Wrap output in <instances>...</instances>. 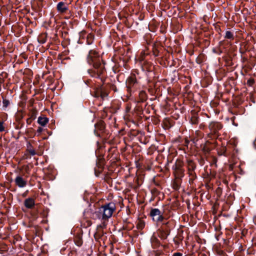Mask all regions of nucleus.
Instances as JSON below:
<instances>
[{
  "instance_id": "6e6552de",
  "label": "nucleus",
  "mask_w": 256,
  "mask_h": 256,
  "mask_svg": "<svg viewBox=\"0 0 256 256\" xmlns=\"http://www.w3.org/2000/svg\"><path fill=\"white\" fill-rule=\"evenodd\" d=\"M15 184L18 188H22L25 187L27 184V180L20 175L16 176L14 180Z\"/></svg>"
},
{
  "instance_id": "9b49d317",
  "label": "nucleus",
  "mask_w": 256,
  "mask_h": 256,
  "mask_svg": "<svg viewBox=\"0 0 256 256\" xmlns=\"http://www.w3.org/2000/svg\"><path fill=\"white\" fill-rule=\"evenodd\" d=\"M142 69L148 72H152L153 70V66L152 63L148 62H144L142 64Z\"/></svg>"
},
{
  "instance_id": "7ed1b4c3",
  "label": "nucleus",
  "mask_w": 256,
  "mask_h": 256,
  "mask_svg": "<svg viewBox=\"0 0 256 256\" xmlns=\"http://www.w3.org/2000/svg\"><path fill=\"white\" fill-rule=\"evenodd\" d=\"M100 80L104 82V78L102 79V80ZM116 86L112 84H106L103 82L102 86L96 88L93 96L96 98L100 97L102 100H104L108 95V89H112L116 90Z\"/></svg>"
},
{
  "instance_id": "7c9ffc66",
  "label": "nucleus",
  "mask_w": 256,
  "mask_h": 256,
  "mask_svg": "<svg viewBox=\"0 0 256 256\" xmlns=\"http://www.w3.org/2000/svg\"><path fill=\"white\" fill-rule=\"evenodd\" d=\"M36 118L35 116H34V114H32L31 117L30 118H31V119H34Z\"/></svg>"
},
{
  "instance_id": "aec40b11",
  "label": "nucleus",
  "mask_w": 256,
  "mask_h": 256,
  "mask_svg": "<svg viewBox=\"0 0 256 256\" xmlns=\"http://www.w3.org/2000/svg\"><path fill=\"white\" fill-rule=\"evenodd\" d=\"M10 104V100L6 98H3L2 100V108L5 110Z\"/></svg>"
},
{
  "instance_id": "a878e982",
  "label": "nucleus",
  "mask_w": 256,
  "mask_h": 256,
  "mask_svg": "<svg viewBox=\"0 0 256 256\" xmlns=\"http://www.w3.org/2000/svg\"><path fill=\"white\" fill-rule=\"evenodd\" d=\"M76 244L78 246H80L82 244L81 240H79L78 241L76 242Z\"/></svg>"
},
{
  "instance_id": "cd10ccee",
  "label": "nucleus",
  "mask_w": 256,
  "mask_h": 256,
  "mask_svg": "<svg viewBox=\"0 0 256 256\" xmlns=\"http://www.w3.org/2000/svg\"><path fill=\"white\" fill-rule=\"evenodd\" d=\"M194 170H190V171H188V174L190 176H194Z\"/></svg>"
},
{
  "instance_id": "4468645a",
  "label": "nucleus",
  "mask_w": 256,
  "mask_h": 256,
  "mask_svg": "<svg viewBox=\"0 0 256 256\" xmlns=\"http://www.w3.org/2000/svg\"><path fill=\"white\" fill-rule=\"evenodd\" d=\"M187 163H188V171L194 170V169L196 168V165L192 160H188Z\"/></svg>"
},
{
  "instance_id": "c756f323",
  "label": "nucleus",
  "mask_w": 256,
  "mask_h": 256,
  "mask_svg": "<svg viewBox=\"0 0 256 256\" xmlns=\"http://www.w3.org/2000/svg\"><path fill=\"white\" fill-rule=\"evenodd\" d=\"M32 122V119H31V118H28V119L26 120V122H27V123H28V124H30V122Z\"/></svg>"
},
{
  "instance_id": "2eb2a0df",
  "label": "nucleus",
  "mask_w": 256,
  "mask_h": 256,
  "mask_svg": "<svg viewBox=\"0 0 256 256\" xmlns=\"http://www.w3.org/2000/svg\"><path fill=\"white\" fill-rule=\"evenodd\" d=\"M145 226V222L142 220H138L136 223V228L138 230H142Z\"/></svg>"
},
{
  "instance_id": "f257e3e1",
  "label": "nucleus",
  "mask_w": 256,
  "mask_h": 256,
  "mask_svg": "<svg viewBox=\"0 0 256 256\" xmlns=\"http://www.w3.org/2000/svg\"><path fill=\"white\" fill-rule=\"evenodd\" d=\"M116 208L114 203L109 202L102 206L92 214L93 219L100 220V223L98 225L96 232L94 234L96 240L102 238L104 234L103 229L106 228L108 220L112 216Z\"/></svg>"
},
{
  "instance_id": "1a4fd4ad",
  "label": "nucleus",
  "mask_w": 256,
  "mask_h": 256,
  "mask_svg": "<svg viewBox=\"0 0 256 256\" xmlns=\"http://www.w3.org/2000/svg\"><path fill=\"white\" fill-rule=\"evenodd\" d=\"M24 206L28 209L32 208L35 205V200L34 198H28L24 200Z\"/></svg>"
},
{
  "instance_id": "72a5a7b5",
  "label": "nucleus",
  "mask_w": 256,
  "mask_h": 256,
  "mask_svg": "<svg viewBox=\"0 0 256 256\" xmlns=\"http://www.w3.org/2000/svg\"><path fill=\"white\" fill-rule=\"evenodd\" d=\"M28 168V166H26V169Z\"/></svg>"
},
{
  "instance_id": "5701e85b",
  "label": "nucleus",
  "mask_w": 256,
  "mask_h": 256,
  "mask_svg": "<svg viewBox=\"0 0 256 256\" xmlns=\"http://www.w3.org/2000/svg\"><path fill=\"white\" fill-rule=\"evenodd\" d=\"M152 242H156L157 244H160V242L158 238L154 236L152 238Z\"/></svg>"
},
{
  "instance_id": "dca6fc26",
  "label": "nucleus",
  "mask_w": 256,
  "mask_h": 256,
  "mask_svg": "<svg viewBox=\"0 0 256 256\" xmlns=\"http://www.w3.org/2000/svg\"><path fill=\"white\" fill-rule=\"evenodd\" d=\"M224 38L226 39H229L230 40H234V32L228 30L226 32V34L224 36Z\"/></svg>"
},
{
  "instance_id": "423d86ee",
  "label": "nucleus",
  "mask_w": 256,
  "mask_h": 256,
  "mask_svg": "<svg viewBox=\"0 0 256 256\" xmlns=\"http://www.w3.org/2000/svg\"><path fill=\"white\" fill-rule=\"evenodd\" d=\"M150 216L152 218V220L156 222H162L164 219L163 213L157 208H152L150 212Z\"/></svg>"
},
{
  "instance_id": "9d476101",
  "label": "nucleus",
  "mask_w": 256,
  "mask_h": 256,
  "mask_svg": "<svg viewBox=\"0 0 256 256\" xmlns=\"http://www.w3.org/2000/svg\"><path fill=\"white\" fill-rule=\"evenodd\" d=\"M56 8L60 13H64L68 10V7L64 2H61L58 4Z\"/></svg>"
},
{
  "instance_id": "b1692460",
  "label": "nucleus",
  "mask_w": 256,
  "mask_h": 256,
  "mask_svg": "<svg viewBox=\"0 0 256 256\" xmlns=\"http://www.w3.org/2000/svg\"><path fill=\"white\" fill-rule=\"evenodd\" d=\"M148 54V52H146V53L145 52H142V53H141V56H140V61L143 60H144V55H146V54Z\"/></svg>"
},
{
  "instance_id": "4be33fe9",
  "label": "nucleus",
  "mask_w": 256,
  "mask_h": 256,
  "mask_svg": "<svg viewBox=\"0 0 256 256\" xmlns=\"http://www.w3.org/2000/svg\"><path fill=\"white\" fill-rule=\"evenodd\" d=\"M254 83V80L253 78H250L247 80V84L249 86H252Z\"/></svg>"
},
{
  "instance_id": "2f4dec72",
  "label": "nucleus",
  "mask_w": 256,
  "mask_h": 256,
  "mask_svg": "<svg viewBox=\"0 0 256 256\" xmlns=\"http://www.w3.org/2000/svg\"><path fill=\"white\" fill-rule=\"evenodd\" d=\"M254 145L255 147L256 148V138L254 141Z\"/></svg>"
},
{
  "instance_id": "ddd939ff",
  "label": "nucleus",
  "mask_w": 256,
  "mask_h": 256,
  "mask_svg": "<svg viewBox=\"0 0 256 256\" xmlns=\"http://www.w3.org/2000/svg\"><path fill=\"white\" fill-rule=\"evenodd\" d=\"M169 234V232L168 230H159L158 231V236L162 239H166L168 237V236Z\"/></svg>"
},
{
  "instance_id": "bb28decb",
  "label": "nucleus",
  "mask_w": 256,
  "mask_h": 256,
  "mask_svg": "<svg viewBox=\"0 0 256 256\" xmlns=\"http://www.w3.org/2000/svg\"><path fill=\"white\" fill-rule=\"evenodd\" d=\"M172 256H182V254L180 252H175L172 254Z\"/></svg>"
},
{
  "instance_id": "473e14b6",
  "label": "nucleus",
  "mask_w": 256,
  "mask_h": 256,
  "mask_svg": "<svg viewBox=\"0 0 256 256\" xmlns=\"http://www.w3.org/2000/svg\"><path fill=\"white\" fill-rule=\"evenodd\" d=\"M222 150L225 152L226 151V148H222Z\"/></svg>"
},
{
  "instance_id": "6ab92c4d",
  "label": "nucleus",
  "mask_w": 256,
  "mask_h": 256,
  "mask_svg": "<svg viewBox=\"0 0 256 256\" xmlns=\"http://www.w3.org/2000/svg\"><path fill=\"white\" fill-rule=\"evenodd\" d=\"M139 96L142 102L146 101L147 99V96L144 91H141L139 94Z\"/></svg>"
},
{
  "instance_id": "0eeeda50",
  "label": "nucleus",
  "mask_w": 256,
  "mask_h": 256,
  "mask_svg": "<svg viewBox=\"0 0 256 256\" xmlns=\"http://www.w3.org/2000/svg\"><path fill=\"white\" fill-rule=\"evenodd\" d=\"M222 125L218 122H212L208 126L209 129L212 134H216V133L222 128Z\"/></svg>"
},
{
  "instance_id": "c85d7f7f",
  "label": "nucleus",
  "mask_w": 256,
  "mask_h": 256,
  "mask_svg": "<svg viewBox=\"0 0 256 256\" xmlns=\"http://www.w3.org/2000/svg\"><path fill=\"white\" fill-rule=\"evenodd\" d=\"M42 131V128H41V127H38V130H37V132L40 133Z\"/></svg>"
},
{
  "instance_id": "a211bd4d",
  "label": "nucleus",
  "mask_w": 256,
  "mask_h": 256,
  "mask_svg": "<svg viewBox=\"0 0 256 256\" xmlns=\"http://www.w3.org/2000/svg\"><path fill=\"white\" fill-rule=\"evenodd\" d=\"M94 39V36L91 34H88L86 38V44H92Z\"/></svg>"
},
{
  "instance_id": "393cba45",
  "label": "nucleus",
  "mask_w": 256,
  "mask_h": 256,
  "mask_svg": "<svg viewBox=\"0 0 256 256\" xmlns=\"http://www.w3.org/2000/svg\"><path fill=\"white\" fill-rule=\"evenodd\" d=\"M29 152L32 156H34L36 154V152L34 149H30L29 150Z\"/></svg>"
},
{
  "instance_id": "f03ea898",
  "label": "nucleus",
  "mask_w": 256,
  "mask_h": 256,
  "mask_svg": "<svg viewBox=\"0 0 256 256\" xmlns=\"http://www.w3.org/2000/svg\"><path fill=\"white\" fill-rule=\"evenodd\" d=\"M87 61L89 64L93 65L94 69L88 70L91 76L98 78L102 80L103 75L105 74L106 70L104 65L101 64L100 54L96 50H91L89 51Z\"/></svg>"
},
{
  "instance_id": "f3484780",
  "label": "nucleus",
  "mask_w": 256,
  "mask_h": 256,
  "mask_svg": "<svg viewBox=\"0 0 256 256\" xmlns=\"http://www.w3.org/2000/svg\"><path fill=\"white\" fill-rule=\"evenodd\" d=\"M190 122L192 124H197L198 123V117L197 114H194L190 118Z\"/></svg>"
},
{
  "instance_id": "39448f33",
  "label": "nucleus",
  "mask_w": 256,
  "mask_h": 256,
  "mask_svg": "<svg viewBox=\"0 0 256 256\" xmlns=\"http://www.w3.org/2000/svg\"><path fill=\"white\" fill-rule=\"evenodd\" d=\"M138 81L134 74H131L126 80V86L127 91L131 94L132 92H134L136 90Z\"/></svg>"
},
{
  "instance_id": "20e7f679",
  "label": "nucleus",
  "mask_w": 256,
  "mask_h": 256,
  "mask_svg": "<svg viewBox=\"0 0 256 256\" xmlns=\"http://www.w3.org/2000/svg\"><path fill=\"white\" fill-rule=\"evenodd\" d=\"M184 164L182 160L178 158L176 160L174 165L172 167L174 174L177 182H179L181 178L184 176Z\"/></svg>"
},
{
  "instance_id": "412c9836",
  "label": "nucleus",
  "mask_w": 256,
  "mask_h": 256,
  "mask_svg": "<svg viewBox=\"0 0 256 256\" xmlns=\"http://www.w3.org/2000/svg\"><path fill=\"white\" fill-rule=\"evenodd\" d=\"M5 130L4 123L3 120H0V132Z\"/></svg>"
},
{
  "instance_id": "f8f14e48",
  "label": "nucleus",
  "mask_w": 256,
  "mask_h": 256,
  "mask_svg": "<svg viewBox=\"0 0 256 256\" xmlns=\"http://www.w3.org/2000/svg\"><path fill=\"white\" fill-rule=\"evenodd\" d=\"M48 122V119L46 117L40 116L38 118V122L42 126H45Z\"/></svg>"
}]
</instances>
